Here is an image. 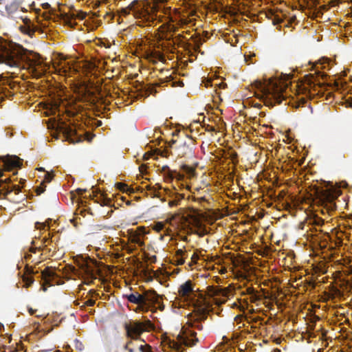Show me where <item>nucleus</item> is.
Returning <instances> with one entry per match:
<instances>
[{
    "label": "nucleus",
    "mask_w": 352,
    "mask_h": 352,
    "mask_svg": "<svg viewBox=\"0 0 352 352\" xmlns=\"http://www.w3.org/2000/svg\"><path fill=\"white\" fill-rule=\"evenodd\" d=\"M0 64H5L19 70L28 69L36 78L43 76L48 69L39 54L28 51L19 44L8 42L1 37Z\"/></svg>",
    "instance_id": "1"
},
{
    "label": "nucleus",
    "mask_w": 352,
    "mask_h": 352,
    "mask_svg": "<svg viewBox=\"0 0 352 352\" xmlns=\"http://www.w3.org/2000/svg\"><path fill=\"white\" fill-rule=\"evenodd\" d=\"M256 87L262 94L265 105L274 107L276 104H280L285 100L284 91L288 86L287 82L269 79L267 82L257 80L255 82Z\"/></svg>",
    "instance_id": "2"
},
{
    "label": "nucleus",
    "mask_w": 352,
    "mask_h": 352,
    "mask_svg": "<svg viewBox=\"0 0 352 352\" xmlns=\"http://www.w3.org/2000/svg\"><path fill=\"white\" fill-rule=\"evenodd\" d=\"M312 195L314 197V201L319 206L322 207V214H329L337 209L336 200L342 194V190L338 188L331 187L329 188H323L314 185L312 186Z\"/></svg>",
    "instance_id": "3"
},
{
    "label": "nucleus",
    "mask_w": 352,
    "mask_h": 352,
    "mask_svg": "<svg viewBox=\"0 0 352 352\" xmlns=\"http://www.w3.org/2000/svg\"><path fill=\"white\" fill-rule=\"evenodd\" d=\"M161 12L163 14H156V18L162 23L160 28L169 33L175 34L179 28H183L193 21L192 19L182 15L178 10H172L170 7L163 8Z\"/></svg>",
    "instance_id": "4"
},
{
    "label": "nucleus",
    "mask_w": 352,
    "mask_h": 352,
    "mask_svg": "<svg viewBox=\"0 0 352 352\" xmlns=\"http://www.w3.org/2000/svg\"><path fill=\"white\" fill-rule=\"evenodd\" d=\"M79 269L75 267H71V271L74 274L81 276L83 278V283L86 285H90L94 280L97 278V276L100 274L98 263L89 257L86 260H83L78 263Z\"/></svg>",
    "instance_id": "5"
},
{
    "label": "nucleus",
    "mask_w": 352,
    "mask_h": 352,
    "mask_svg": "<svg viewBox=\"0 0 352 352\" xmlns=\"http://www.w3.org/2000/svg\"><path fill=\"white\" fill-rule=\"evenodd\" d=\"M6 14L10 18H21L19 13L34 9V1L29 0H4Z\"/></svg>",
    "instance_id": "6"
},
{
    "label": "nucleus",
    "mask_w": 352,
    "mask_h": 352,
    "mask_svg": "<svg viewBox=\"0 0 352 352\" xmlns=\"http://www.w3.org/2000/svg\"><path fill=\"white\" fill-rule=\"evenodd\" d=\"M3 170H0V196L3 195V198H6L12 192L18 195L21 191L22 187L13 183L17 178L12 179V177L3 178Z\"/></svg>",
    "instance_id": "7"
},
{
    "label": "nucleus",
    "mask_w": 352,
    "mask_h": 352,
    "mask_svg": "<svg viewBox=\"0 0 352 352\" xmlns=\"http://www.w3.org/2000/svg\"><path fill=\"white\" fill-rule=\"evenodd\" d=\"M230 293L231 289L229 287L223 288L213 285L207 287L208 295L212 297L214 303L219 306L226 303Z\"/></svg>",
    "instance_id": "8"
},
{
    "label": "nucleus",
    "mask_w": 352,
    "mask_h": 352,
    "mask_svg": "<svg viewBox=\"0 0 352 352\" xmlns=\"http://www.w3.org/2000/svg\"><path fill=\"white\" fill-rule=\"evenodd\" d=\"M230 293L231 289L229 287L223 288L213 285L207 287L208 295L212 297L214 303L219 306L226 303Z\"/></svg>",
    "instance_id": "9"
},
{
    "label": "nucleus",
    "mask_w": 352,
    "mask_h": 352,
    "mask_svg": "<svg viewBox=\"0 0 352 352\" xmlns=\"http://www.w3.org/2000/svg\"><path fill=\"white\" fill-rule=\"evenodd\" d=\"M126 336L128 338L135 340H142L141 335L144 332V325L142 322L135 321L130 324H124ZM143 342H144L142 340Z\"/></svg>",
    "instance_id": "10"
},
{
    "label": "nucleus",
    "mask_w": 352,
    "mask_h": 352,
    "mask_svg": "<svg viewBox=\"0 0 352 352\" xmlns=\"http://www.w3.org/2000/svg\"><path fill=\"white\" fill-rule=\"evenodd\" d=\"M58 129L63 133L66 140L70 143H75L80 140V135L77 134L76 128L74 124L60 122L58 124Z\"/></svg>",
    "instance_id": "11"
},
{
    "label": "nucleus",
    "mask_w": 352,
    "mask_h": 352,
    "mask_svg": "<svg viewBox=\"0 0 352 352\" xmlns=\"http://www.w3.org/2000/svg\"><path fill=\"white\" fill-rule=\"evenodd\" d=\"M0 162L5 171H11L14 168H20L22 166V160L16 155H7L0 157Z\"/></svg>",
    "instance_id": "12"
},
{
    "label": "nucleus",
    "mask_w": 352,
    "mask_h": 352,
    "mask_svg": "<svg viewBox=\"0 0 352 352\" xmlns=\"http://www.w3.org/2000/svg\"><path fill=\"white\" fill-rule=\"evenodd\" d=\"M197 333L190 329H186L183 331L182 335H178L177 339L179 342L186 346H193L197 342L198 339L196 337Z\"/></svg>",
    "instance_id": "13"
},
{
    "label": "nucleus",
    "mask_w": 352,
    "mask_h": 352,
    "mask_svg": "<svg viewBox=\"0 0 352 352\" xmlns=\"http://www.w3.org/2000/svg\"><path fill=\"white\" fill-rule=\"evenodd\" d=\"M144 298V312H147L155 304L160 303V296L154 290H147L142 294Z\"/></svg>",
    "instance_id": "14"
},
{
    "label": "nucleus",
    "mask_w": 352,
    "mask_h": 352,
    "mask_svg": "<svg viewBox=\"0 0 352 352\" xmlns=\"http://www.w3.org/2000/svg\"><path fill=\"white\" fill-rule=\"evenodd\" d=\"M56 274L50 267H46L41 272V278L43 281V289L46 291V287H50L57 283Z\"/></svg>",
    "instance_id": "15"
},
{
    "label": "nucleus",
    "mask_w": 352,
    "mask_h": 352,
    "mask_svg": "<svg viewBox=\"0 0 352 352\" xmlns=\"http://www.w3.org/2000/svg\"><path fill=\"white\" fill-rule=\"evenodd\" d=\"M194 144L191 142L188 144L186 142L178 145L174 149V155L177 157H191L193 155Z\"/></svg>",
    "instance_id": "16"
},
{
    "label": "nucleus",
    "mask_w": 352,
    "mask_h": 352,
    "mask_svg": "<svg viewBox=\"0 0 352 352\" xmlns=\"http://www.w3.org/2000/svg\"><path fill=\"white\" fill-rule=\"evenodd\" d=\"M19 16L21 18H13L15 20L20 19L24 23L23 25L19 26V30L26 35L32 36L34 34L36 30L31 20L28 16H23L21 13H19Z\"/></svg>",
    "instance_id": "17"
},
{
    "label": "nucleus",
    "mask_w": 352,
    "mask_h": 352,
    "mask_svg": "<svg viewBox=\"0 0 352 352\" xmlns=\"http://www.w3.org/2000/svg\"><path fill=\"white\" fill-rule=\"evenodd\" d=\"M123 298L126 299L129 302L138 305L137 310H140L144 312V298L142 294H140L138 292H135L131 294H126L123 295Z\"/></svg>",
    "instance_id": "18"
},
{
    "label": "nucleus",
    "mask_w": 352,
    "mask_h": 352,
    "mask_svg": "<svg viewBox=\"0 0 352 352\" xmlns=\"http://www.w3.org/2000/svg\"><path fill=\"white\" fill-rule=\"evenodd\" d=\"M195 285L190 280H188L182 284L178 288V294L182 298H188L191 294H194Z\"/></svg>",
    "instance_id": "19"
},
{
    "label": "nucleus",
    "mask_w": 352,
    "mask_h": 352,
    "mask_svg": "<svg viewBox=\"0 0 352 352\" xmlns=\"http://www.w3.org/2000/svg\"><path fill=\"white\" fill-rule=\"evenodd\" d=\"M160 82H156L153 85H146V86L142 87V89H144V96L145 97H147L151 94H156L157 92V91L155 89L157 87H161L162 85V84H164L167 82H170L172 80V78H171V76H170L169 77H166V78H164V79H160Z\"/></svg>",
    "instance_id": "20"
},
{
    "label": "nucleus",
    "mask_w": 352,
    "mask_h": 352,
    "mask_svg": "<svg viewBox=\"0 0 352 352\" xmlns=\"http://www.w3.org/2000/svg\"><path fill=\"white\" fill-rule=\"evenodd\" d=\"M146 234L144 227H140L137 230L132 232L130 236V240L132 243L138 244L139 246H143L144 243L142 236Z\"/></svg>",
    "instance_id": "21"
},
{
    "label": "nucleus",
    "mask_w": 352,
    "mask_h": 352,
    "mask_svg": "<svg viewBox=\"0 0 352 352\" xmlns=\"http://www.w3.org/2000/svg\"><path fill=\"white\" fill-rule=\"evenodd\" d=\"M36 273L32 267H30L26 265L25 267V274L22 276L23 282L24 283V287H29L34 283V279L32 274Z\"/></svg>",
    "instance_id": "22"
},
{
    "label": "nucleus",
    "mask_w": 352,
    "mask_h": 352,
    "mask_svg": "<svg viewBox=\"0 0 352 352\" xmlns=\"http://www.w3.org/2000/svg\"><path fill=\"white\" fill-rule=\"evenodd\" d=\"M170 196L173 198V199L168 202V205L170 207L178 206L180 204V201L184 198V195L183 194L178 192H173V195Z\"/></svg>",
    "instance_id": "23"
},
{
    "label": "nucleus",
    "mask_w": 352,
    "mask_h": 352,
    "mask_svg": "<svg viewBox=\"0 0 352 352\" xmlns=\"http://www.w3.org/2000/svg\"><path fill=\"white\" fill-rule=\"evenodd\" d=\"M98 204H100V206H107L111 207L113 204V201L107 197L104 194H101V195L98 198L96 201Z\"/></svg>",
    "instance_id": "24"
},
{
    "label": "nucleus",
    "mask_w": 352,
    "mask_h": 352,
    "mask_svg": "<svg viewBox=\"0 0 352 352\" xmlns=\"http://www.w3.org/2000/svg\"><path fill=\"white\" fill-rule=\"evenodd\" d=\"M181 169L188 176L189 178L194 177L196 175V170L194 167L183 164Z\"/></svg>",
    "instance_id": "25"
},
{
    "label": "nucleus",
    "mask_w": 352,
    "mask_h": 352,
    "mask_svg": "<svg viewBox=\"0 0 352 352\" xmlns=\"http://www.w3.org/2000/svg\"><path fill=\"white\" fill-rule=\"evenodd\" d=\"M324 295L327 296V299H330V298L333 299L336 296H340L341 292L337 287H333L331 289V293L325 292Z\"/></svg>",
    "instance_id": "26"
},
{
    "label": "nucleus",
    "mask_w": 352,
    "mask_h": 352,
    "mask_svg": "<svg viewBox=\"0 0 352 352\" xmlns=\"http://www.w3.org/2000/svg\"><path fill=\"white\" fill-rule=\"evenodd\" d=\"M138 3V1L135 0L133 1L128 7L122 8L121 10V13L124 16L128 15L131 10H133L135 4Z\"/></svg>",
    "instance_id": "27"
},
{
    "label": "nucleus",
    "mask_w": 352,
    "mask_h": 352,
    "mask_svg": "<svg viewBox=\"0 0 352 352\" xmlns=\"http://www.w3.org/2000/svg\"><path fill=\"white\" fill-rule=\"evenodd\" d=\"M194 43L195 50H198L200 46L202 45V39L199 36L192 35L190 38Z\"/></svg>",
    "instance_id": "28"
},
{
    "label": "nucleus",
    "mask_w": 352,
    "mask_h": 352,
    "mask_svg": "<svg viewBox=\"0 0 352 352\" xmlns=\"http://www.w3.org/2000/svg\"><path fill=\"white\" fill-rule=\"evenodd\" d=\"M263 298V296L259 294L256 290L255 292H254V294L250 296V301L252 302H256L258 301H260Z\"/></svg>",
    "instance_id": "29"
},
{
    "label": "nucleus",
    "mask_w": 352,
    "mask_h": 352,
    "mask_svg": "<svg viewBox=\"0 0 352 352\" xmlns=\"http://www.w3.org/2000/svg\"><path fill=\"white\" fill-rule=\"evenodd\" d=\"M87 16L86 12H84L82 11H78L76 14L72 13V17L73 19H78L80 20H83Z\"/></svg>",
    "instance_id": "30"
},
{
    "label": "nucleus",
    "mask_w": 352,
    "mask_h": 352,
    "mask_svg": "<svg viewBox=\"0 0 352 352\" xmlns=\"http://www.w3.org/2000/svg\"><path fill=\"white\" fill-rule=\"evenodd\" d=\"M306 80L307 82V85L311 87L312 86L315 85L316 79L313 74L307 75L306 76Z\"/></svg>",
    "instance_id": "31"
},
{
    "label": "nucleus",
    "mask_w": 352,
    "mask_h": 352,
    "mask_svg": "<svg viewBox=\"0 0 352 352\" xmlns=\"http://www.w3.org/2000/svg\"><path fill=\"white\" fill-rule=\"evenodd\" d=\"M65 23L67 25H69V26H72L73 25V23H72V20H74L75 19H73L72 17V14H66L65 16H64V18H63Z\"/></svg>",
    "instance_id": "32"
},
{
    "label": "nucleus",
    "mask_w": 352,
    "mask_h": 352,
    "mask_svg": "<svg viewBox=\"0 0 352 352\" xmlns=\"http://www.w3.org/2000/svg\"><path fill=\"white\" fill-rule=\"evenodd\" d=\"M46 227H50L48 221L45 223L36 222L35 223V228L37 230H44Z\"/></svg>",
    "instance_id": "33"
},
{
    "label": "nucleus",
    "mask_w": 352,
    "mask_h": 352,
    "mask_svg": "<svg viewBox=\"0 0 352 352\" xmlns=\"http://www.w3.org/2000/svg\"><path fill=\"white\" fill-rule=\"evenodd\" d=\"M142 324L144 325V331L148 329H152L153 328V324L149 320H147L145 322H142Z\"/></svg>",
    "instance_id": "34"
},
{
    "label": "nucleus",
    "mask_w": 352,
    "mask_h": 352,
    "mask_svg": "<svg viewBox=\"0 0 352 352\" xmlns=\"http://www.w3.org/2000/svg\"><path fill=\"white\" fill-rule=\"evenodd\" d=\"M116 186L120 191L125 192L128 190V186L124 183H116Z\"/></svg>",
    "instance_id": "35"
},
{
    "label": "nucleus",
    "mask_w": 352,
    "mask_h": 352,
    "mask_svg": "<svg viewBox=\"0 0 352 352\" xmlns=\"http://www.w3.org/2000/svg\"><path fill=\"white\" fill-rule=\"evenodd\" d=\"M45 187L46 186L43 182L40 184V186H37L36 188V192L37 195H39L41 193H43L45 190Z\"/></svg>",
    "instance_id": "36"
},
{
    "label": "nucleus",
    "mask_w": 352,
    "mask_h": 352,
    "mask_svg": "<svg viewBox=\"0 0 352 352\" xmlns=\"http://www.w3.org/2000/svg\"><path fill=\"white\" fill-rule=\"evenodd\" d=\"M164 228H165L164 223L162 222H157L154 226V230H156L157 232H161V231L164 230Z\"/></svg>",
    "instance_id": "37"
},
{
    "label": "nucleus",
    "mask_w": 352,
    "mask_h": 352,
    "mask_svg": "<svg viewBox=\"0 0 352 352\" xmlns=\"http://www.w3.org/2000/svg\"><path fill=\"white\" fill-rule=\"evenodd\" d=\"M151 349V346L148 344L140 345L139 346V350L140 352H149Z\"/></svg>",
    "instance_id": "38"
},
{
    "label": "nucleus",
    "mask_w": 352,
    "mask_h": 352,
    "mask_svg": "<svg viewBox=\"0 0 352 352\" xmlns=\"http://www.w3.org/2000/svg\"><path fill=\"white\" fill-rule=\"evenodd\" d=\"M151 349V346L148 344L140 345L139 346V350L140 352H149Z\"/></svg>",
    "instance_id": "39"
},
{
    "label": "nucleus",
    "mask_w": 352,
    "mask_h": 352,
    "mask_svg": "<svg viewBox=\"0 0 352 352\" xmlns=\"http://www.w3.org/2000/svg\"><path fill=\"white\" fill-rule=\"evenodd\" d=\"M171 177L173 178H177L178 180H182L184 179V175L177 173V171H173L171 173Z\"/></svg>",
    "instance_id": "40"
},
{
    "label": "nucleus",
    "mask_w": 352,
    "mask_h": 352,
    "mask_svg": "<svg viewBox=\"0 0 352 352\" xmlns=\"http://www.w3.org/2000/svg\"><path fill=\"white\" fill-rule=\"evenodd\" d=\"M255 292L256 290L253 287H248L245 289V292H242V295L248 294L250 296L251 295L254 294V292Z\"/></svg>",
    "instance_id": "41"
},
{
    "label": "nucleus",
    "mask_w": 352,
    "mask_h": 352,
    "mask_svg": "<svg viewBox=\"0 0 352 352\" xmlns=\"http://www.w3.org/2000/svg\"><path fill=\"white\" fill-rule=\"evenodd\" d=\"M52 178H53V175H51L50 173L47 172L45 173V178H44L43 183H44V184L45 182L50 183L52 181Z\"/></svg>",
    "instance_id": "42"
},
{
    "label": "nucleus",
    "mask_w": 352,
    "mask_h": 352,
    "mask_svg": "<svg viewBox=\"0 0 352 352\" xmlns=\"http://www.w3.org/2000/svg\"><path fill=\"white\" fill-rule=\"evenodd\" d=\"M184 38H186V37H185V36L183 35V34H179L175 37V41H177L181 44L183 43L182 41Z\"/></svg>",
    "instance_id": "43"
},
{
    "label": "nucleus",
    "mask_w": 352,
    "mask_h": 352,
    "mask_svg": "<svg viewBox=\"0 0 352 352\" xmlns=\"http://www.w3.org/2000/svg\"><path fill=\"white\" fill-rule=\"evenodd\" d=\"M314 223L317 226H321L324 224V220L321 218L316 217L314 219Z\"/></svg>",
    "instance_id": "44"
},
{
    "label": "nucleus",
    "mask_w": 352,
    "mask_h": 352,
    "mask_svg": "<svg viewBox=\"0 0 352 352\" xmlns=\"http://www.w3.org/2000/svg\"><path fill=\"white\" fill-rule=\"evenodd\" d=\"M192 327H195L198 329L199 330H201L203 329V325L200 324L199 322H194L191 324Z\"/></svg>",
    "instance_id": "45"
},
{
    "label": "nucleus",
    "mask_w": 352,
    "mask_h": 352,
    "mask_svg": "<svg viewBox=\"0 0 352 352\" xmlns=\"http://www.w3.org/2000/svg\"><path fill=\"white\" fill-rule=\"evenodd\" d=\"M95 303H96V301L94 300L89 299L84 303L83 307H85V306L92 307L95 305Z\"/></svg>",
    "instance_id": "46"
},
{
    "label": "nucleus",
    "mask_w": 352,
    "mask_h": 352,
    "mask_svg": "<svg viewBox=\"0 0 352 352\" xmlns=\"http://www.w3.org/2000/svg\"><path fill=\"white\" fill-rule=\"evenodd\" d=\"M175 262L177 265H182L185 263V258L184 257H176Z\"/></svg>",
    "instance_id": "47"
},
{
    "label": "nucleus",
    "mask_w": 352,
    "mask_h": 352,
    "mask_svg": "<svg viewBox=\"0 0 352 352\" xmlns=\"http://www.w3.org/2000/svg\"><path fill=\"white\" fill-rule=\"evenodd\" d=\"M283 21V20L280 18L279 16H276L274 17V19H273V24L274 25H277V24H280Z\"/></svg>",
    "instance_id": "48"
},
{
    "label": "nucleus",
    "mask_w": 352,
    "mask_h": 352,
    "mask_svg": "<svg viewBox=\"0 0 352 352\" xmlns=\"http://www.w3.org/2000/svg\"><path fill=\"white\" fill-rule=\"evenodd\" d=\"M185 252L182 250L179 249L176 251L175 257H184Z\"/></svg>",
    "instance_id": "49"
},
{
    "label": "nucleus",
    "mask_w": 352,
    "mask_h": 352,
    "mask_svg": "<svg viewBox=\"0 0 352 352\" xmlns=\"http://www.w3.org/2000/svg\"><path fill=\"white\" fill-rule=\"evenodd\" d=\"M345 102L346 104V106L352 108V97L351 96L346 98L345 100Z\"/></svg>",
    "instance_id": "50"
},
{
    "label": "nucleus",
    "mask_w": 352,
    "mask_h": 352,
    "mask_svg": "<svg viewBox=\"0 0 352 352\" xmlns=\"http://www.w3.org/2000/svg\"><path fill=\"white\" fill-rule=\"evenodd\" d=\"M4 96H7V94L5 92L4 89H1L0 88V98L1 100H3V97Z\"/></svg>",
    "instance_id": "51"
},
{
    "label": "nucleus",
    "mask_w": 352,
    "mask_h": 352,
    "mask_svg": "<svg viewBox=\"0 0 352 352\" xmlns=\"http://www.w3.org/2000/svg\"><path fill=\"white\" fill-rule=\"evenodd\" d=\"M41 247H38V248H34V247H32L30 248V252H32V253H36V251H40L41 250Z\"/></svg>",
    "instance_id": "52"
},
{
    "label": "nucleus",
    "mask_w": 352,
    "mask_h": 352,
    "mask_svg": "<svg viewBox=\"0 0 352 352\" xmlns=\"http://www.w3.org/2000/svg\"><path fill=\"white\" fill-rule=\"evenodd\" d=\"M180 133H181V131H180V130H177V129H176V130H175L174 131H173V133H172V135H173V137H175V136H179Z\"/></svg>",
    "instance_id": "53"
},
{
    "label": "nucleus",
    "mask_w": 352,
    "mask_h": 352,
    "mask_svg": "<svg viewBox=\"0 0 352 352\" xmlns=\"http://www.w3.org/2000/svg\"><path fill=\"white\" fill-rule=\"evenodd\" d=\"M151 155V154H150V153H144V156H143V160H148L150 158Z\"/></svg>",
    "instance_id": "54"
},
{
    "label": "nucleus",
    "mask_w": 352,
    "mask_h": 352,
    "mask_svg": "<svg viewBox=\"0 0 352 352\" xmlns=\"http://www.w3.org/2000/svg\"><path fill=\"white\" fill-rule=\"evenodd\" d=\"M198 258H199L198 255L195 253H194L191 257L192 260H193L195 261H197L198 259Z\"/></svg>",
    "instance_id": "55"
},
{
    "label": "nucleus",
    "mask_w": 352,
    "mask_h": 352,
    "mask_svg": "<svg viewBox=\"0 0 352 352\" xmlns=\"http://www.w3.org/2000/svg\"><path fill=\"white\" fill-rule=\"evenodd\" d=\"M86 190L85 189H81V188H78L76 190L77 192L78 195H82L83 193V192H85Z\"/></svg>",
    "instance_id": "56"
},
{
    "label": "nucleus",
    "mask_w": 352,
    "mask_h": 352,
    "mask_svg": "<svg viewBox=\"0 0 352 352\" xmlns=\"http://www.w3.org/2000/svg\"><path fill=\"white\" fill-rule=\"evenodd\" d=\"M197 201L199 203H201L202 201H206V199L204 197H201L197 198Z\"/></svg>",
    "instance_id": "57"
},
{
    "label": "nucleus",
    "mask_w": 352,
    "mask_h": 352,
    "mask_svg": "<svg viewBox=\"0 0 352 352\" xmlns=\"http://www.w3.org/2000/svg\"><path fill=\"white\" fill-rule=\"evenodd\" d=\"M219 87L221 88V89H225L226 87H227V85L224 82H221L219 85Z\"/></svg>",
    "instance_id": "58"
},
{
    "label": "nucleus",
    "mask_w": 352,
    "mask_h": 352,
    "mask_svg": "<svg viewBox=\"0 0 352 352\" xmlns=\"http://www.w3.org/2000/svg\"><path fill=\"white\" fill-rule=\"evenodd\" d=\"M50 241V239L45 237L43 240V245L45 247L47 245H45V243L48 242Z\"/></svg>",
    "instance_id": "59"
},
{
    "label": "nucleus",
    "mask_w": 352,
    "mask_h": 352,
    "mask_svg": "<svg viewBox=\"0 0 352 352\" xmlns=\"http://www.w3.org/2000/svg\"><path fill=\"white\" fill-rule=\"evenodd\" d=\"M133 340H134L129 339V341H127L126 344L128 346H130L131 345H132V344H133Z\"/></svg>",
    "instance_id": "60"
},
{
    "label": "nucleus",
    "mask_w": 352,
    "mask_h": 352,
    "mask_svg": "<svg viewBox=\"0 0 352 352\" xmlns=\"http://www.w3.org/2000/svg\"><path fill=\"white\" fill-rule=\"evenodd\" d=\"M316 74L318 76H322V78H324V76H325L323 73H322V72H320V71H317V72H316Z\"/></svg>",
    "instance_id": "61"
},
{
    "label": "nucleus",
    "mask_w": 352,
    "mask_h": 352,
    "mask_svg": "<svg viewBox=\"0 0 352 352\" xmlns=\"http://www.w3.org/2000/svg\"><path fill=\"white\" fill-rule=\"evenodd\" d=\"M28 311H29V313H30V315H33V314L35 313V311H35V310H34L32 308H30V309H28Z\"/></svg>",
    "instance_id": "62"
},
{
    "label": "nucleus",
    "mask_w": 352,
    "mask_h": 352,
    "mask_svg": "<svg viewBox=\"0 0 352 352\" xmlns=\"http://www.w3.org/2000/svg\"><path fill=\"white\" fill-rule=\"evenodd\" d=\"M30 257H31V254H29V253H25V259H28V258H30Z\"/></svg>",
    "instance_id": "63"
},
{
    "label": "nucleus",
    "mask_w": 352,
    "mask_h": 352,
    "mask_svg": "<svg viewBox=\"0 0 352 352\" xmlns=\"http://www.w3.org/2000/svg\"><path fill=\"white\" fill-rule=\"evenodd\" d=\"M158 58L160 60H164V58L163 56V55L159 54H158Z\"/></svg>",
    "instance_id": "64"
}]
</instances>
